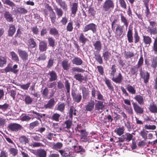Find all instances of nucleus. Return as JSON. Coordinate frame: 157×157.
Listing matches in <instances>:
<instances>
[{
	"instance_id": "obj_1",
	"label": "nucleus",
	"mask_w": 157,
	"mask_h": 157,
	"mask_svg": "<svg viewBox=\"0 0 157 157\" xmlns=\"http://www.w3.org/2000/svg\"><path fill=\"white\" fill-rule=\"evenodd\" d=\"M117 72L116 66L115 65H113L112 66L111 68L110 75L112 78L113 81L116 83H121L123 77L120 73L118 74L117 76L115 77Z\"/></svg>"
},
{
	"instance_id": "obj_2",
	"label": "nucleus",
	"mask_w": 157,
	"mask_h": 157,
	"mask_svg": "<svg viewBox=\"0 0 157 157\" xmlns=\"http://www.w3.org/2000/svg\"><path fill=\"white\" fill-rule=\"evenodd\" d=\"M114 5L112 0H105L102 4V10L105 12H109L114 7Z\"/></svg>"
},
{
	"instance_id": "obj_3",
	"label": "nucleus",
	"mask_w": 157,
	"mask_h": 157,
	"mask_svg": "<svg viewBox=\"0 0 157 157\" xmlns=\"http://www.w3.org/2000/svg\"><path fill=\"white\" fill-rule=\"evenodd\" d=\"M149 25L148 27V31L150 35H155L157 34V28L156 23L154 21H149Z\"/></svg>"
},
{
	"instance_id": "obj_4",
	"label": "nucleus",
	"mask_w": 157,
	"mask_h": 157,
	"mask_svg": "<svg viewBox=\"0 0 157 157\" xmlns=\"http://www.w3.org/2000/svg\"><path fill=\"white\" fill-rule=\"evenodd\" d=\"M132 134H134L133 133L132 134L126 133L118 138L119 142H123L124 141H126L128 142H129L133 137Z\"/></svg>"
},
{
	"instance_id": "obj_5",
	"label": "nucleus",
	"mask_w": 157,
	"mask_h": 157,
	"mask_svg": "<svg viewBox=\"0 0 157 157\" xmlns=\"http://www.w3.org/2000/svg\"><path fill=\"white\" fill-rule=\"evenodd\" d=\"M97 26L94 24L91 23L86 25L83 29V32H86L89 30H91L93 33L96 32Z\"/></svg>"
},
{
	"instance_id": "obj_6",
	"label": "nucleus",
	"mask_w": 157,
	"mask_h": 157,
	"mask_svg": "<svg viewBox=\"0 0 157 157\" xmlns=\"http://www.w3.org/2000/svg\"><path fill=\"white\" fill-rule=\"evenodd\" d=\"M71 14L75 17L78 10V3L77 2L72 3L70 5Z\"/></svg>"
},
{
	"instance_id": "obj_7",
	"label": "nucleus",
	"mask_w": 157,
	"mask_h": 157,
	"mask_svg": "<svg viewBox=\"0 0 157 157\" xmlns=\"http://www.w3.org/2000/svg\"><path fill=\"white\" fill-rule=\"evenodd\" d=\"M9 129L13 132H17L21 129L22 126L18 124L11 123L8 127Z\"/></svg>"
},
{
	"instance_id": "obj_8",
	"label": "nucleus",
	"mask_w": 157,
	"mask_h": 157,
	"mask_svg": "<svg viewBox=\"0 0 157 157\" xmlns=\"http://www.w3.org/2000/svg\"><path fill=\"white\" fill-rule=\"evenodd\" d=\"M18 53L19 56L23 61H26L28 59L29 55L25 51L18 49Z\"/></svg>"
},
{
	"instance_id": "obj_9",
	"label": "nucleus",
	"mask_w": 157,
	"mask_h": 157,
	"mask_svg": "<svg viewBox=\"0 0 157 157\" xmlns=\"http://www.w3.org/2000/svg\"><path fill=\"white\" fill-rule=\"evenodd\" d=\"M140 75L141 77L144 79V82L146 84L147 83L150 79V74L147 71L144 73L142 71V69H140Z\"/></svg>"
},
{
	"instance_id": "obj_10",
	"label": "nucleus",
	"mask_w": 157,
	"mask_h": 157,
	"mask_svg": "<svg viewBox=\"0 0 157 157\" xmlns=\"http://www.w3.org/2000/svg\"><path fill=\"white\" fill-rule=\"evenodd\" d=\"M56 103V101L54 98L50 99L47 103L44 105V108L46 109H53Z\"/></svg>"
},
{
	"instance_id": "obj_11",
	"label": "nucleus",
	"mask_w": 157,
	"mask_h": 157,
	"mask_svg": "<svg viewBox=\"0 0 157 157\" xmlns=\"http://www.w3.org/2000/svg\"><path fill=\"white\" fill-rule=\"evenodd\" d=\"M95 102L93 100H91L85 105V110L87 111L91 112L94 110Z\"/></svg>"
},
{
	"instance_id": "obj_12",
	"label": "nucleus",
	"mask_w": 157,
	"mask_h": 157,
	"mask_svg": "<svg viewBox=\"0 0 157 157\" xmlns=\"http://www.w3.org/2000/svg\"><path fill=\"white\" fill-rule=\"evenodd\" d=\"M97 103L95 104V110L100 111H102L105 107V105L103 101H97L95 100Z\"/></svg>"
},
{
	"instance_id": "obj_13",
	"label": "nucleus",
	"mask_w": 157,
	"mask_h": 157,
	"mask_svg": "<svg viewBox=\"0 0 157 157\" xmlns=\"http://www.w3.org/2000/svg\"><path fill=\"white\" fill-rule=\"evenodd\" d=\"M71 94L73 100L75 102L78 103L81 101L82 99V96L80 94L78 93L76 94L74 92L72 91Z\"/></svg>"
},
{
	"instance_id": "obj_14",
	"label": "nucleus",
	"mask_w": 157,
	"mask_h": 157,
	"mask_svg": "<svg viewBox=\"0 0 157 157\" xmlns=\"http://www.w3.org/2000/svg\"><path fill=\"white\" fill-rule=\"evenodd\" d=\"M59 152L61 155L63 157H72L73 153L70 151L68 149L59 150Z\"/></svg>"
},
{
	"instance_id": "obj_15",
	"label": "nucleus",
	"mask_w": 157,
	"mask_h": 157,
	"mask_svg": "<svg viewBox=\"0 0 157 157\" xmlns=\"http://www.w3.org/2000/svg\"><path fill=\"white\" fill-rule=\"evenodd\" d=\"M134 109L137 114H142L144 110L143 108L139 106L137 103L133 102L132 103Z\"/></svg>"
},
{
	"instance_id": "obj_16",
	"label": "nucleus",
	"mask_w": 157,
	"mask_h": 157,
	"mask_svg": "<svg viewBox=\"0 0 157 157\" xmlns=\"http://www.w3.org/2000/svg\"><path fill=\"white\" fill-rule=\"evenodd\" d=\"M65 104L63 102L59 103L56 106L55 110L59 111L61 113L64 112L65 109Z\"/></svg>"
},
{
	"instance_id": "obj_17",
	"label": "nucleus",
	"mask_w": 157,
	"mask_h": 157,
	"mask_svg": "<svg viewBox=\"0 0 157 157\" xmlns=\"http://www.w3.org/2000/svg\"><path fill=\"white\" fill-rule=\"evenodd\" d=\"M127 37L128 42L129 43H132L133 40V36L132 29L129 28L127 34Z\"/></svg>"
},
{
	"instance_id": "obj_18",
	"label": "nucleus",
	"mask_w": 157,
	"mask_h": 157,
	"mask_svg": "<svg viewBox=\"0 0 157 157\" xmlns=\"http://www.w3.org/2000/svg\"><path fill=\"white\" fill-rule=\"evenodd\" d=\"M150 66L155 71L157 67V57L154 56L151 58L150 59Z\"/></svg>"
},
{
	"instance_id": "obj_19",
	"label": "nucleus",
	"mask_w": 157,
	"mask_h": 157,
	"mask_svg": "<svg viewBox=\"0 0 157 157\" xmlns=\"http://www.w3.org/2000/svg\"><path fill=\"white\" fill-rule=\"evenodd\" d=\"M47 44L44 41L40 42L39 44V49L40 52L45 51L47 49Z\"/></svg>"
},
{
	"instance_id": "obj_20",
	"label": "nucleus",
	"mask_w": 157,
	"mask_h": 157,
	"mask_svg": "<svg viewBox=\"0 0 157 157\" xmlns=\"http://www.w3.org/2000/svg\"><path fill=\"white\" fill-rule=\"evenodd\" d=\"M48 75L50 77L49 78V81L50 82H52L56 80L57 78L56 74L54 71H50L48 73Z\"/></svg>"
},
{
	"instance_id": "obj_21",
	"label": "nucleus",
	"mask_w": 157,
	"mask_h": 157,
	"mask_svg": "<svg viewBox=\"0 0 157 157\" xmlns=\"http://www.w3.org/2000/svg\"><path fill=\"white\" fill-rule=\"evenodd\" d=\"M75 149V153H80L81 155H82V156H84L83 153L85 152V150L83 149L82 147L81 146H74Z\"/></svg>"
},
{
	"instance_id": "obj_22",
	"label": "nucleus",
	"mask_w": 157,
	"mask_h": 157,
	"mask_svg": "<svg viewBox=\"0 0 157 157\" xmlns=\"http://www.w3.org/2000/svg\"><path fill=\"white\" fill-rule=\"evenodd\" d=\"M35 154L37 157H46L47 156V152L44 149L37 150Z\"/></svg>"
},
{
	"instance_id": "obj_23",
	"label": "nucleus",
	"mask_w": 157,
	"mask_h": 157,
	"mask_svg": "<svg viewBox=\"0 0 157 157\" xmlns=\"http://www.w3.org/2000/svg\"><path fill=\"white\" fill-rule=\"evenodd\" d=\"M143 41L144 44L147 46H149L152 42L151 38L148 36H143Z\"/></svg>"
},
{
	"instance_id": "obj_24",
	"label": "nucleus",
	"mask_w": 157,
	"mask_h": 157,
	"mask_svg": "<svg viewBox=\"0 0 157 157\" xmlns=\"http://www.w3.org/2000/svg\"><path fill=\"white\" fill-rule=\"evenodd\" d=\"M71 61L73 64H75L77 66L81 65L83 63V61L82 59L79 57H75Z\"/></svg>"
},
{
	"instance_id": "obj_25",
	"label": "nucleus",
	"mask_w": 157,
	"mask_h": 157,
	"mask_svg": "<svg viewBox=\"0 0 157 157\" xmlns=\"http://www.w3.org/2000/svg\"><path fill=\"white\" fill-rule=\"evenodd\" d=\"M62 66L64 70H68L70 68V63H69L68 60L66 59L63 60L62 63Z\"/></svg>"
},
{
	"instance_id": "obj_26",
	"label": "nucleus",
	"mask_w": 157,
	"mask_h": 157,
	"mask_svg": "<svg viewBox=\"0 0 157 157\" xmlns=\"http://www.w3.org/2000/svg\"><path fill=\"white\" fill-rule=\"evenodd\" d=\"M115 33L118 36H120L123 32V26L121 25L117 26L116 28Z\"/></svg>"
},
{
	"instance_id": "obj_27",
	"label": "nucleus",
	"mask_w": 157,
	"mask_h": 157,
	"mask_svg": "<svg viewBox=\"0 0 157 157\" xmlns=\"http://www.w3.org/2000/svg\"><path fill=\"white\" fill-rule=\"evenodd\" d=\"M74 78L76 80L81 82L83 81H86V78L84 77L81 74H78L74 75Z\"/></svg>"
},
{
	"instance_id": "obj_28",
	"label": "nucleus",
	"mask_w": 157,
	"mask_h": 157,
	"mask_svg": "<svg viewBox=\"0 0 157 157\" xmlns=\"http://www.w3.org/2000/svg\"><path fill=\"white\" fill-rule=\"evenodd\" d=\"M16 31L14 25L10 24V28L8 31V36H12Z\"/></svg>"
},
{
	"instance_id": "obj_29",
	"label": "nucleus",
	"mask_w": 157,
	"mask_h": 157,
	"mask_svg": "<svg viewBox=\"0 0 157 157\" xmlns=\"http://www.w3.org/2000/svg\"><path fill=\"white\" fill-rule=\"evenodd\" d=\"M93 46L95 50L99 52L101 48V44L100 40H97L94 43Z\"/></svg>"
},
{
	"instance_id": "obj_30",
	"label": "nucleus",
	"mask_w": 157,
	"mask_h": 157,
	"mask_svg": "<svg viewBox=\"0 0 157 157\" xmlns=\"http://www.w3.org/2000/svg\"><path fill=\"white\" fill-rule=\"evenodd\" d=\"M28 46L31 48H35L36 46V44L33 38L29 39L27 44Z\"/></svg>"
},
{
	"instance_id": "obj_31",
	"label": "nucleus",
	"mask_w": 157,
	"mask_h": 157,
	"mask_svg": "<svg viewBox=\"0 0 157 157\" xmlns=\"http://www.w3.org/2000/svg\"><path fill=\"white\" fill-rule=\"evenodd\" d=\"M10 55L11 56V58L12 60L17 63L19 62L18 56L15 52L13 51H12L10 52Z\"/></svg>"
},
{
	"instance_id": "obj_32",
	"label": "nucleus",
	"mask_w": 157,
	"mask_h": 157,
	"mask_svg": "<svg viewBox=\"0 0 157 157\" xmlns=\"http://www.w3.org/2000/svg\"><path fill=\"white\" fill-rule=\"evenodd\" d=\"M134 99H135L140 105H143L144 103V99L143 96L140 95H136L134 98Z\"/></svg>"
},
{
	"instance_id": "obj_33",
	"label": "nucleus",
	"mask_w": 157,
	"mask_h": 157,
	"mask_svg": "<svg viewBox=\"0 0 157 157\" xmlns=\"http://www.w3.org/2000/svg\"><path fill=\"white\" fill-rule=\"evenodd\" d=\"M4 16L6 20L9 22H12L13 18L12 17V15L9 11H6L4 14Z\"/></svg>"
},
{
	"instance_id": "obj_34",
	"label": "nucleus",
	"mask_w": 157,
	"mask_h": 157,
	"mask_svg": "<svg viewBox=\"0 0 157 157\" xmlns=\"http://www.w3.org/2000/svg\"><path fill=\"white\" fill-rule=\"evenodd\" d=\"M63 146V144L62 143L58 142L56 143H53L52 148L54 149L58 150L61 148Z\"/></svg>"
},
{
	"instance_id": "obj_35",
	"label": "nucleus",
	"mask_w": 157,
	"mask_h": 157,
	"mask_svg": "<svg viewBox=\"0 0 157 157\" xmlns=\"http://www.w3.org/2000/svg\"><path fill=\"white\" fill-rule=\"evenodd\" d=\"M79 40V42L82 44V46H83L86 43L88 39L84 36L83 33H81L80 35Z\"/></svg>"
},
{
	"instance_id": "obj_36",
	"label": "nucleus",
	"mask_w": 157,
	"mask_h": 157,
	"mask_svg": "<svg viewBox=\"0 0 157 157\" xmlns=\"http://www.w3.org/2000/svg\"><path fill=\"white\" fill-rule=\"evenodd\" d=\"M149 109L152 113H157V107L153 103H150Z\"/></svg>"
},
{
	"instance_id": "obj_37",
	"label": "nucleus",
	"mask_w": 157,
	"mask_h": 157,
	"mask_svg": "<svg viewBox=\"0 0 157 157\" xmlns=\"http://www.w3.org/2000/svg\"><path fill=\"white\" fill-rule=\"evenodd\" d=\"M124 128L123 126L120 127L117 129L114 130V132L116 133L119 136L122 135L124 133Z\"/></svg>"
},
{
	"instance_id": "obj_38",
	"label": "nucleus",
	"mask_w": 157,
	"mask_h": 157,
	"mask_svg": "<svg viewBox=\"0 0 157 157\" xmlns=\"http://www.w3.org/2000/svg\"><path fill=\"white\" fill-rule=\"evenodd\" d=\"M7 57L6 56H0V67H2L7 63Z\"/></svg>"
},
{
	"instance_id": "obj_39",
	"label": "nucleus",
	"mask_w": 157,
	"mask_h": 157,
	"mask_svg": "<svg viewBox=\"0 0 157 157\" xmlns=\"http://www.w3.org/2000/svg\"><path fill=\"white\" fill-rule=\"evenodd\" d=\"M54 10L58 17H61L62 16L63 11L60 8H59L57 6H56L54 7Z\"/></svg>"
},
{
	"instance_id": "obj_40",
	"label": "nucleus",
	"mask_w": 157,
	"mask_h": 157,
	"mask_svg": "<svg viewBox=\"0 0 157 157\" xmlns=\"http://www.w3.org/2000/svg\"><path fill=\"white\" fill-rule=\"evenodd\" d=\"M126 89L130 93L132 94H135L136 93V90L134 88L129 84L126 86Z\"/></svg>"
},
{
	"instance_id": "obj_41",
	"label": "nucleus",
	"mask_w": 157,
	"mask_h": 157,
	"mask_svg": "<svg viewBox=\"0 0 157 157\" xmlns=\"http://www.w3.org/2000/svg\"><path fill=\"white\" fill-rule=\"evenodd\" d=\"M105 82L109 89L111 91H113L114 90V88L110 80L109 79L105 78Z\"/></svg>"
},
{
	"instance_id": "obj_42",
	"label": "nucleus",
	"mask_w": 157,
	"mask_h": 157,
	"mask_svg": "<svg viewBox=\"0 0 157 157\" xmlns=\"http://www.w3.org/2000/svg\"><path fill=\"white\" fill-rule=\"evenodd\" d=\"M31 137L35 140L37 141L42 140H41L42 136L40 134H33L32 135Z\"/></svg>"
},
{
	"instance_id": "obj_43",
	"label": "nucleus",
	"mask_w": 157,
	"mask_h": 157,
	"mask_svg": "<svg viewBox=\"0 0 157 157\" xmlns=\"http://www.w3.org/2000/svg\"><path fill=\"white\" fill-rule=\"evenodd\" d=\"M94 54L95 59L99 63L101 64L103 63V60L100 55L98 53H94Z\"/></svg>"
},
{
	"instance_id": "obj_44",
	"label": "nucleus",
	"mask_w": 157,
	"mask_h": 157,
	"mask_svg": "<svg viewBox=\"0 0 157 157\" xmlns=\"http://www.w3.org/2000/svg\"><path fill=\"white\" fill-rule=\"evenodd\" d=\"M82 90L83 98L85 99L88 94V91L87 89L84 87H82L80 88Z\"/></svg>"
},
{
	"instance_id": "obj_45",
	"label": "nucleus",
	"mask_w": 157,
	"mask_h": 157,
	"mask_svg": "<svg viewBox=\"0 0 157 157\" xmlns=\"http://www.w3.org/2000/svg\"><path fill=\"white\" fill-rule=\"evenodd\" d=\"M49 33L52 35L56 36L58 35L59 33L57 29L53 27L50 29Z\"/></svg>"
},
{
	"instance_id": "obj_46",
	"label": "nucleus",
	"mask_w": 157,
	"mask_h": 157,
	"mask_svg": "<svg viewBox=\"0 0 157 157\" xmlns=\"http://www.w3.org/2000/svg\"><path fill=\"white\" fill-rule=\"evenodd\" d=\"M148 132V131H145L144 129H143L141 131L140 134L143 139L144 140H146L147 138V133Z\"/></svg>"
},
{
	"instance_id": "obj_47",
	"label": "nucleus",
	"mask_w": 157,
	"mask_h": 157,
	"mask_svg": "<svg viewBox=\"0 0 157 157\" xmlns=\"http://www.w3.org/2000/svg\"><path fill=\"white\" fill-rule=\"evenodd\" d=\"M111 53L109 52L108 51H106L103 52V57L105 61H107L109 59L111 56Z\"/></svg>"
},
{
	"instance_id": "obj_48",
	"label": "nucleus",
	"mask_w": 157,
	"mask_h": 157,
	"mask_svg": "<svg viewBox=\"0 0 157 157\" xmlns=\"http://www.w3.org/2000/svg\"><path fill=\"white\" fill-rule=\"evenodd\" d=\"M48 45L52 47L55 46V40L52 37H49L48 38Z\"/></svg>"
},
{
	"instance_id": "obj_49",
	"label": "nucleus",
	"mask_w": 157,
	"mask_h": 157,
	"mask_svg": "<svg viewBox=\"0 0 157 157\" xmlns=\"http://www.w3.org/2000/svg\"><path fill=\"white\" fill-rule=\"evenodd\" d=\"M124 126L127 129L128 131L129 132L131 131L132 129L131 123L128 120L126 122H124Z\"/></svg>"
},
{
	"instance_id": "obj_50",
	"label": "nucleus",
	"mask_w": 157,
	"mask_h": 157,
	"mask_svg": "<svg viewBox=\"0 0 157 157\" xmlns=\"http://www.w3.org/2000/svg\"><path fill=\"white\" fill-rule=\"evenodd\" d=\"M24 101L26 104L29 105L32 103L33 99L29 96L28 95L25 97Z\"/></svg>"
},
{
	"instance_id": "obj_51",
	"label": "nucleus",
	"mask_w": 157,
	"mask_h": 157,
	"mask_svg": "<svg viewBox=\"0 0 157 157\" xmlns=\"http://www.w3.org/2000/svg\"><path fill=\"white\" fill-rule=\"evenodd\" d=\"M134 38L135 43H136L140 41V37L138 35V33L137 30H135Z\"/></svg>"
},
{
	"instance_id": "obj_52",
	"label": "nucleus",
	"mask_w": 157,
	"mask_h": 157,
	"mask_svg": "<svg viewBox=\"0 0 157 157\" xmlns=\"http://www.w3.org/2000/svg\"><path fill=\"white\" fill-rule=\"evenodd\" d=\"M73 22L71 21L68 23L66 27V29L67 31L71 32L73 30Z\"/></svg>"
},
{
	"instance_id": "obj_53",
	"label": "nucleus",
	"mask_w": 157,
	"mask_h": 157,
	"mask_svg": "<svg viewBox=\"0 0 157 157\" xmlns=\"http://www.w3.org/2000/svg\"><path fill=\"white\" fill-rule=\"evenodd\" d=\"M9 151L10 154L13 156H15L18 153V150L14 148H10L9 149Z\"/></svg>"
},
{
	"instance_id": "obj_54",
	"label": "nucleus",
	"mask_w": 157,
	"mask_h": 157,
	"mask_svg": "<svg viewBox=\"0 0 157 157\" xmlns=\"http://www.w3.org/2000/svg\"><path fill=\"white\" fill-rule=\"evenodd\" d=\"M140 67H138V66L137 65L133 67L130 69V71L132 75H134L135 73H137L138 71V69Z\"/></svg>"
},
{
	"instance_id": "obj_55",
	"label": "nucleus",
	"mask_w": 157,
	"mask_h": 157,
	"mask_svg": "<svg viewBox=\"0 0 157 157\" xmlns=\"http://www.w3.org/2000/svg\"><path fill=\"white\" fill-rule=\"evenodd\" d=\"M2 2L4 4H6L11 7L15 6L14 3L10 0H3Z\"/></svg>"
},
{
	"instance_id": "obj_56",
	"label": "nucleus",
	"mask_w": 157,
	"mask_h": 157,
	"mask_svg": "<svg viewBox=\"0 0 157 157\" xmlns=\"http://www.w3.org/2000/svg\"><path fill=\"white\" fill-rule=\"evenodd\" d=\"M19 140L20 142L22 143H25V144L26 143H28L29 140L28 138L25 136H22L19 138Z\"/></svg>"
},
{
	"instance_id": "obj_57",
	"label": "nucleus",
	"mask_w": 157,
	"mask_h": 157,
	"mask_svg": "<svg viewBox=\"0 0 157 157\" xmlns=\"http://www.w3.org/2000/svg\"><path fill=\"white\" fill-rule=\"evenodd\" d=\"M60 116V115L58 113H55L52 115V120L54 121H59V118Z\"/></svg>"
},
{
	"instance_id": "obj_58",
	"label": "nucleus",
	"mask_w": 157,
	"mask_h": 157,
	"mask_svg": "<svg viewBox=\"0 0 157 157\" xmlns=\"http://www.w3.org/2000/svg\"><path fill=\"white\" fill-rule=\"evenodd\" d=\"M144 63V58L142 55H141L140 58L139 59V61L138 62V63L136 65L138 67L142 68L141 67L143 64Z\"/></svg>"
},
{
	"instance_id": "obj_59",
	"label": "nucleus",
	"mask_w": 157,
	"mask_h": 157,
	"mask_svg": "<svg viewBox=\"0 0 157 157\" xmlns=\"http://www.w3.org/2000/svg\"><path fill=\"white\" fill-rule=\"evenodd\" d=\"M144 128L145 129L154 130L156 129V127L155 125L145 124Z\"/></svg>"
},
{
	"instance_id": "obj_60",
	"label": "nucleus",
	"mask_w": 157,
	"mask_h": 157,
	"mask_svg": "<svg viewBox=\"0 0 157 157\" xmlns=\"http://www.w3.org/2000/svg\"><path fill=\"white\" fill-rule=\"evenodd\" d=\"M84 71L82 68H79L78 67H73L72 69V72H83Z\"/></svg>"
},
{
	"instance_id": "obj_61",
	"label": "nucleus",
	"mask_w": 157,
	"mask_h": 157,
	"mask_svg": "<svg viewBox=\"0 0 157 157\" xmlns=\"http://www.w3.org/2000/svg\"><path fill=\"white\" fill-rule=\"evenodd\" d=\"M74 111H77V110L75 109L73 106H72L70 107L69 111V117L70 118H72Z\"/></svg>"
},
{
	"instance_id": "obj_62",
	"label": "nucleus",
	"mask_w": 157,
	"mask_h": 157,
	"mask_svg": "<svg viewBox=\"0 0 157 157\" xmlns=\"http://www.w3.org/2000/svg\"><path fill=\"white\" fill-rule=\"evenodd\" d=\"M39 123L38 121H36L31 123L29 125V128L31 129H33L34 127L38 125Z\"/></svg>"
},
{
	"instance_id": "obj_63",
	"label": "nucleus",
	"mask_w": 157,
	"mask_h": 157,
	"mask_svg": "<svg viewBox=\"0 0 157 157\" xmlns=\"http://www.w3.org/2000/svg\"><path fill=\"white\" fill-rule=\"evenodd\" d=\"M124 55L126 59L131 58L133 57L134 56V53L130 52H125L124 53Z\"/></svg>"
},
{
	"instance_id": "obj_64",
	"label": "nucleus",
	"mask_w": 157,
	"mask_h": 157,
	"mask_svg": "<svg viewBox=\"0 0 157 157\" xmlns=\"http://www.w3.org/2000/svg\"><path fill=\"white\" fill-rule=\"evenodd\" d=\"M153 50L154 51L155 54L157 53V39H155L153 43Z\"/></svg>"
}]
</instances>
